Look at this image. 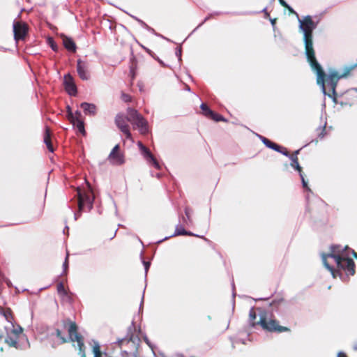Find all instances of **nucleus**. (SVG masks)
Here are the masks:
<instances>
[{"label":"nucleus","mask_w":357,"mask_h":357,"mask_svg":"<svg viewBox=\"0 0 357 357\" xmlns=\"http://www.w3.org/2000/svg\"><path fill=\"white\" fill-rule=\"evenodd\" d=\"M299 174H300V176H301V181H302L303 187L304 188H305L308 191V192H309L310 191V188L307 185V183L305 180L304 176H303L302 172H300Z\"/></svg>","instance_id":"obj_26"},{"label":"nucleus","mask_w":357,"mask_h":357,"mask_svg":"<svg viewBox=\"0 0 357 357\" xmlns=\"http://www.w3.org/2000/svg\"><path fill=\"white\" fill-rule=\"evenodd\" d=\"M57 291H58L59 294L61 296L66 295V291L64 286L62 283H60L58 284Z\"/></svg>","instance_id":"obj_25"},{"label":"nucleus","mask_w":357,"mask_h":357,"mask_svg":"<svg viewBox=\"0 0 357 357\" xmlns=\"http://www.w3.org/2000/svg\"><path fill=\"white\" fill-rule=\"evenodd\" d=\"M351 252L355 257H357L356 253L348 248L342 249L340 245H332L331 252L328 255H322V261L325 267L331 272L333 277H335V268L338 270H343L347 274L354 275V262L349 258V252Z\"/></svg>","instance_id":"obj_1"},{"label":"nucleus","mask_w":357,"mask_h":357,"mask_svg":"<svg viewBox=\"0 0 357 357\" xmlns=\"http://www.w3.org/2000/svg\"><path fill=\"white\" fill-rule=\"evenodd\" d=\"M63 43L65 46V47L72 52H75L76 50V46L74 42L69 38L64 37L63 38Z\"/></svg>","instance_id":"obj_15"},{"label":"nucleus","mask_w":357,"mask_h":357,"mask_svg":"<svg viewBox=\"0 0 357 357\" xmlns=\"http://www.w3.org/2000/svg\"><path fill=\"white\" fill-rule=\"evenodd\" d=\"M185 213L186 216L189 219L190 218V211L188 208H186Z\"/></svg>","instance_id":"obj_36"},{"label":"nucleus","mask_w":357,"mask_h":357,"mask_svg":"<svg viewBox=\"0 0 357 357\" xmlns=\"http://www.w3.org/2000/svg\"><path fill=\"white\" fill-rule=\"evenodd\" d=\"M116 123L117 124V126L124 133L126 137L127 138H130V133L129 132L128 126L126 123L125 118L123 116H121V115L117 116V117L116 119Z\"/></svg>","instance_id":"obj_11"},{"label":"nucleus","mask_w":357,"mask_h":357,"mask_svg":"<svg viewBox=\"0 0 357 357\" xmlns=\"http://www.w3.org/2000/svg\"><path fill=\"white\" fill-rule=\"evenodd\" d=\"M306 198H307V200H309V199H310L309 195H307Z\"/></svg>","instance_id":"obj_38"},{"label":"nucleus","mask_w":357,"mask_h":357,"mask_svg":"<svg viewBox=\"0 0 357 357\" xmlns=\"http://www.w3.org/2000/svg\"><path fill=\"white\" fill-rule=\"evenodd\" d=\"M261 139L267 147H269V148H271L273 150H275L277 151H280V146L278 145H277L276 144L271 142V141H269L268 139H267L266 138L263 137H261Z\"/></svg>","instance_id":"obj_18"},{"label":"nucleus","mask_w":357,"mask_h":357,"mask_svg":"<svg viewBox=\"0 0 357 357\" xmlns=\"http://www.w3.org/2000/svg\"><path fill=\"white\" fill-rule=\"evenodd\" d=\"M137 146L139 149L142 155L143 156L144 159L146 161V162L149 165H152L155 169H160V164L155 158L153 155L151 153L149 149H148L145 146H144L141 142H137Z\"/></svg>","instance_id":"obj_6"},{"label":"nucleus","mask_w":357,"mask_h":357,"mask_svg":"<svg viewBox=\"0 0 357 357\" xmlns=\"http://www.w3.org/2000/svg\"><path fill=\"white\" fill-rule=\"evenodd\" d=\"M200 108L202 109V110L203 111V113L206 116H208L209 114L211 113V110L207 107L206 105L205 104H202L201 106H200Z\"/></svg>","instance_id":"obj_24"},{"label":"nucleus","mask_w":357,"mask_h":357,"mask_svg":"<svg viewBox=\"0 0 357 357\" xmlns=\"http://www.w3.org/2000/svg\"><path fill=\"white\" fill-rule=\"evenodd\" d=\"M291 165L292 166V167H294L295 169H296L299 173L301 172V167H300V165L298 162L296 155L291 156Z\"/></svg>","instance_id":"obj_21"},{"label":"nucleus","mask_w":357,"mask_h":357,"mask_svg":"<svg viewBox=\"0 0 357 357\" xmlns=\"http://www.w3.org/2000/svg\"><path fill=\"white\" fill-rule=\"evenodd\" d=\"M56 335L57 337H60L62 340V341L64 342V339L61 337V332L59 330L56 331Z\"/></svg>","instance_id":"obj_34"},{"label":"nucleus","mask_w":357,"mask_h":357,"mask_svg":"<svg viewBox=\"0 0 357 357\" xmlns=\"http://www.w3.org/2000/svg\"><path fill=\"white\" fill-rule=\"evenodd\" d=\"M259 324L263 329L268 331L283 332L289 331L288 328L279 326L275 320L271 319L266 314L260 315Z\"/></svg>","instance_id":"obj_5"},{"label":"nucleus","mask_w":357,"mask_h":357,"mask_svg":"<svg viewBox=\"0 0 357 357\" xmlns=\"http://www.w3.org/2000/svg\"><path fill=\"white\" fill-rule=\"evenodd\" d=\"M356 91H357V88L354 89Z\"/></svg>","instance_id":"obj_40"},{"label":"nucleus","mask_w":357,"mask_h":357,"mask_svg":"<svg viewBox=\"0 0 357 357\" xmlns=\"http://www.w3.org/2000/svg\"><path fill=\"white\" fill-rule=\"evenodd\" d=\"M64 85L69 95L75 96L77 93V88L70 75L67 74L64 76Z\"/></svg>","instance_id":"obj_9"},{"label":"nucleus","mask_w":357,"mask_h":357,"mask_svg":"<svg viewBox=\"0 0 357 357\" xmlns=\"http://www.w3.org/2000/svg\"><path fill=\"white\" fill-rule=\"evenodd\" d=\"M75 126H76V128H77V130L83 135L85 134V130H84V122L81 119V117H79V118H77L76 120H75V124L74 125Z\"/></svg>","instance_id":"obj_19"},{"label":"nucleus","mask_w":357,"mask_h":357,"mask_svg":"<svg viewBox=\"0 0 357 357\" xmlns=\"http://www.w3.org/2000/svg\"><path fill=\"white\" fill-rule=\"evenodd\" d=\"M208 117L213 119L215 121L225 120L220 115H219L218 114L214 113L213 111L211 112V113L209 114V116Z\"/></svg>","instance_id":"obj_22"},{"label":"nucleus","mask_w":357,"mask_h":357,"mask_svg":"<svg viewBox=\"0 0 357 357\" xmlns=\"http://www.w3.org/2000/svg\"><path fill=\"white\" fill-rule=\"evenodd\" d=\"M144 267H145V271L146 273L148 271V269L150 266V263L149 262H146V261H144Z\"/></svg>","instance_id":"obj_32"},{"label":"nucleus","mask_w":357,"mask_h":357,"mask_svg":"<svg viewBox=\"0 0 357 357\" xmlns=\"http://www.w3.org/2000/svg\"><path fill=\"white\" fill-rule=\"evenodd\" d=\"M132 112L136 114V119L135 122V126L142 133H146L148 131L146 122L141 116L138 115L135 111H132Z\"/></svg>","instance_id":"obj_12"},{"label":"nucleus","mask_w":357,"mask_h":357,"mask_svg":"<svg viewBox=\"0 0 357 357\" xmlns=\"http://www.w3.org/2000/svg\"><path fill=\"white\" fill-rule=\"evenodd\" d=\"M314 70L317 73V83L321 86L323 93L336 101V86L338 81L344 77V75H339L337 72L332 71L326 75L314 56Z\"/></svg>","instance_id":"obj_2"},{"label":"nucleus","mask_w":357,"mask_h":357,"mask_svg":"<svg viewBox=\"0 0 357 357\" xmlns=\"http://www.w3.org/2000/svg\"><path fill=\"white\" fill-rule=\"evenodd\" d=\"M13 31L15 40L23 39L27 32V26L23 22H15Z\"/></svg>","instance_id":"obj_8"},{"label":"nucleus","mask_w":357,"mask_h":357,"mask_svg":"<svg viewBox=\"0 0 357 357\" xmlns=\"http://www.w3.org/2000/svg\"><path fill=\"white\" fill-rule=\"evenodd\" d=\"M109 162L113 165H121L125 162L124 154L120 150L119 146L116 145L107 158Z\"/></svg>","instance_id":"obj_7"},{"label":"nucleus","mask_w":357,"mask_h":357,"mask_svg":"<svg viewBox=\"0 0 357 357\" xmlns=\"http://www.w3.org/2000/svg\"><path fill=\"white\" fill-rule=\"evenodd\" d=\"M326 123L325 122L324 123V127L322 130H321L320 128L317 129V131L318 132V137L321 139L324 137V132L325 130V126H326Z\"/></svg>","instance_id":"obj_29"},{"label":"nucleus","mask_w":357,"mask_h":357,"mask_svg":"<svg viewBox=\"0 0 357 357\" xmlns=\"http://www.w3.org/2000/svg\"><path fill=\"white\" fill-rule=\"evenodd\" d=\"M47 43L54 51L57 50V46L56 45V44L52 38H49L47 39Z\"/></svg>","instance_id":"obj_27"},{"label":"nucleus","mask_w":357,"mask_h":357,"mask_svg":"<svg viewBox=\"0 0 357 357\" xmlns=\"http://www.w3.org/2000/svg\"><path fill=\"white\" fill-rule=\"evenodd\" d=\"M81 117L80 112L77 111L75 114L73 113L71 109L68 107V119L73 124H75V120L77 118Z\"/></svg>","instance_id":"obj_16"},{"label":"nucleus","mask_w":357,"mask_h":357,"mask_svg":"<svg viewBox=\"0 0 357 357\" xmlns=\"http://www.w3.org/2000/svg\"><path fill=\"white\" fill-rule=\"evenodd\" d=\"M3 315L7 320V325L5 326L6 332V342L10 346L15 347L19 336L22 332V328L18 325H15L11 321L10 312H4Z\"/></svg>","instance_id":"obj_4"},{"label":"nucleus","mask_w":357,"mask_h":357,"mask_svg":"<svg viewBox=\"0 0 357 357\" xmlns=\"http://www.w3.org/2000/svg\"><path fill=\"white\" fill-rule=\"evenodd\" d=\"M44 142L45 143L48 150L50 152H53L54 149L50 142V130L47 128H46V129H45V134L44 136Z\"/></svg>","instance_id":"obj_17"},{"label":"nucleus","mask_w":357,"mask_h":357,"mask_svg":"<svg viewBox=\"0 0 357 357\" xmlns=\"http://www.w3.org/2000/svg\"><path fill=\"white\" fill-rule=\"evenodd\" d=\"M256 318V313L254 311V309H251L250 311V319L251 321L255 320Z\"/></svg>","instance_id":"obj_30"},{"label":"nucleus","mask_w":357,"mask_h":357,"mask_svg":"<svg viewBox=\"0 0 357 357\" xmlns=\"http://www.w3.org/2000/svg\"><path fill=\"white\" fill-rule=\"evenodd\" d=\"M64 271H66L68 266V254L66 255L65 261L63 264Z\"/></svg>","instance_id":"obj_31"},{"label":"nucleus","mask_w":357,"mask_h":357,"mask_svg":"<svg viewBox=\"0 0 357 357\" xmlns=\"http://www.w3.org/2000/svg\"><path fill=\"white\" fill-rule=\"evenodd\" d=\"M299 28L303 33V38L305 45V54L308 62L312 66V20L310 16H306L303 19H299Z\"/></svg>","instance_id":"obj_3"},{"label":"nucleus","mask_w":357,"mask_h":357,"mask_svg":"<svg viewBox=\"0 0 357 357\" xmlns=\"http://www.w3.org/2000/svg\"><path fill=\"white\" fill-rule=\"evenodd\" d=\"M354 349H355L356 350H357V346H356V347H354Z\"/></svg>","instance_id":"obj_39"},{"label":"nucleus","mask_w":357,"mask_h":357,"mask_svg":"<svg viewBox=\"0 0 357 357\" xmlns=\"http://www.w3.org/2000/svg\"><path fill=\"white\" fill-rule=\"evenodd\" d=\"M76 331V326L75 324L71 323L69 326L68 331L70 336L73 335V333Z\"/></svg>","instance_id":"obj_28"},{"label":"nucleus","mask_w":357,"mask_h":357,"mask_svg":"<svg viewBox=\"0 0 357 357\" xmlns=\"http://www.w3.org/2000/svg\"><path fill=\"white\" fill-rule=\"evenodd\" d=\"M93 351L94 353V357H101L100 345L98 344V343H95L93 347Z\"/></svg>","instance_id":"obj_23"},{"label":"nucleus","mask_w":357,"mask_h":357,"mask_svg":"<svg viewBox=\"0 0 357 357\" xmlns=\"http://www.w3.org/2000/svg\"><path fill=\"white\" fill-rule=\"evenodd\" d=\"M79 197V209L82 211L86 205L88 206L89 210L92 207V199L89 197L82 195L79 191L78 192Z\"/></svg>","instance_id":"obj_10"},{"label":"nucleus","mask_w":357,"mask_h":357,"mask_svg":"<svg viewBox=\"0 0 357 357\" xmlns=\"http://www.w3.org/2000/svg\"><path fill=\"white\" fill-rule=\"evenodd\" d=\"M178 235H189L192 236V234L191 232H188L185 230V229L181 226H177L176 227V230L173 236H178Z\"/></svg>","instance_id":"obj_20"},{"label":"nucleus","mask_w":357,"mask_h":357,"mask_svg":"<svg viewBox=\"0 0 357 357\" xmlns=\"http://www.w3.org/2000/svg\"><path fill=\"white\" fill-rule=\"evenodd\" d=\"M337 357H347V356L343 352H339L338 354H337Z\"/></svg>","instance_id":"obj_35"},{"label":"nucleus","mask_w":357,"mask_h":357,"mask_svg":"<svg viewBox=\"0 0 357 357\" xmlns=\"http://www.w3.org/2000/svg\"><path fill=\"white\" fill-rule=\"evenodd\" d=\"M81 107L83 109L84 113L87 115H93L96 114V107L93 104L83 102L81 105Z\"/></svg>","instance_id":"obj_14"},{"label":"nucleus","mask_w":357,"mask_h":357,"mask_svg":"<svg viewBox=\"0 0 357 357\" xmlns=\"http://www.w3.org/2000/svg\"><path fill=\"white\" fill-rule=\"evenodd\" d=\"M284 155H287V151L282 152Z\"/></svg>","instance_id":"obj_37"},{"label":"nucleus","mask_w":357,"mask_h":357,"mask_svg":"<svg viewBox=\"0 0 357 357\" xmlns=\"http://www.w3.org/2000/svg\"><path fill=\"white\" fill-rule=\"evenodd\" d=\"M77 70L79 76L82 79L86 80L89 78V75L87 71L86 65L80 60L77 61Z\"/></svg>","instance_id":"obj_13"},{"label":"nucleus","mask_w":357,"mask_h":357,"mask_svg":"<svg viewBox=\"0 0 357 357\" xmlns=\"http://www.w3.org/2000/svg\"><path fill=\"white\" fill-rule=\"evenodd\" d=\"M280 3L287 8H288L289 10H291L290 7L288 6V5L286 3V2L284 0H279Z\"/></svg>","instance_id":"obj_33"}]
</instances>
